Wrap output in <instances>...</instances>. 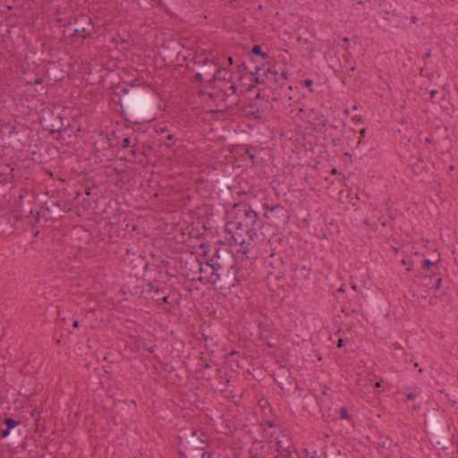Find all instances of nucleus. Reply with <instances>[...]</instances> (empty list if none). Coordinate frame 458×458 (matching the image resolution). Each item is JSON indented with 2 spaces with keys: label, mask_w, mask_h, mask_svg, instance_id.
<instances>
[{
  "label": "nucleus",
  "mask_w": 458,
  "mask_h": 458,
  "mask_svg": "<svg viewBox=\"0 0 458 458\" xmlns=\"http://www.w3.org/2000/svg\"><path fill=\"white\" fill-rule=\"evenodd\" d=\"M5 424H6L7 428L11 430L18 425V422L12 419H6Z\"/></svg>",
  "instance_id": "f257e3e1"
},
{
  "label": "nucleus",
  "mask_w": 458,
  "mask_h": 458,
  "mask_svg": "<svg viewBox=\"0 0 458 458\" xmlns=\"http://www.w3.org/2000/svg\"><path fill=\"white\" fill-rule=\"evenodd\" d=\"M341 418L342 419H348L347 411L345 409H342V411H341Z\"/></svg>",
  "instance_id": "f03ea898"
},
{
  "label": "nucleus",
  "mask_w": 458,
  "mask_h": 458,
  "mask_svg": "<svg viewBox=\"0 0 458 458\" xmlns=\"http://www.w3.org/2000/svg\"><path fill=\"white\" fill-rule=\"evenodd\" d=\"M252 51H253L254 54H257V55L260 54V52H261L260 47L259 46H254Z\"/></svg>",
  "instance_id": "7ed1b4c3"
},
{
  "label": "nucleus",
  "mask_w": 458,
  "mask_h": 458,
  "mask_svg": "<svg viewBox=\"0 0 458 458\" xmlns=\"http://www.w3.org/2000/svg\"><path fill=\"white\" fill-rule=\"evenodd\" d=\"M9 434H10V429L6 428L5 430H3L2 437H6L9 436Z\"/></svg>",
  "instance_id": "20e7f679"
},
{
  "label": "nucleus",
  "mask_w": 458,
  "mask_h": 458,
  "mask_svg": "<svg viewBox=\"0 0 458 458\" xmlns=\"http://www.w3.org/2000/svg\"><path fill=\"white\" fill-rule=\"evenodd\" d=\"M430 265H431V262L428 259L424 261V267H428Z\"/></svg>",
  "instance_id": "39448f33"
},
{
  "label": "nucleus",
  "mask_w": 458,
  "mask_h": 458,
  "mask_svg": "<svg viewBox=\"0 0 458 458\" xmlns=\"http://www.w3.org/2000/svg\"><path fill=\"white\" fill-rule=\"evenodd\" d=\"M360 138L365 136V130L364 129L360 131Z\"/></svg>",
  "instance_id": "423d86ee"
},
{
  "label": "nucleus",
  "mask_w": 458,
  "mask_h": 458,
  "mask_svg": "<svg viewBox=\"0 0 458 458\" xmlns=\"http://www.w3.org/2000/svg\"><path fill=\"white\" fill-rule=\"evenodd\" d=\"M380 386H381V383H380V382H377V383H376V386H377V387H379Z\"/></svg>",
  "instance_id": "0eeeda50"
},
{
  "label": "nucleus",
  "mask_w": 458,
  "mask_h": 458,
  "mask_svg": "<svg viewBox=\"0 0 458 458\" xmlns=\"http://www.w3.org/2000/svg\"><path fill=\"white\" fill-rule=\"evenodd\" d=\"M306 84L307 85H310L311 84V81H306Z\"/></svg>",
  "instance_id": "6e6552de"
},
{
  "label": "nucleus",
  "mask_w": 458,
  "mask_h": 458,
  "mask_svg": "<svg viewBox=\"0 0 458 458\" xmlns=\"http://www.w3.org/2000/svg\"><path fill=\"white\" fill-rule=\"evenodd\" d=\"M403 265H406V264H407V262H406V260H405V259H403Z\"/></svg>",
  "instance_id": "1a4fd4ad"
},
{
  "label": "nucleus",
  "mask_w": 458,
  "mask_h": 458,
  "mask_svg": "<svg viewBox=\"0 0 458 458\" xmlns=\"http://www.w3.org/2000/svg\"><path fill=\"white\" fill-rule=\"evenodd\" d=\"M229 62H230V64L233 63V59L231 57L229 58Z\"/></svg>",
  "instance_id": "9d476101"
}]
</instances>
